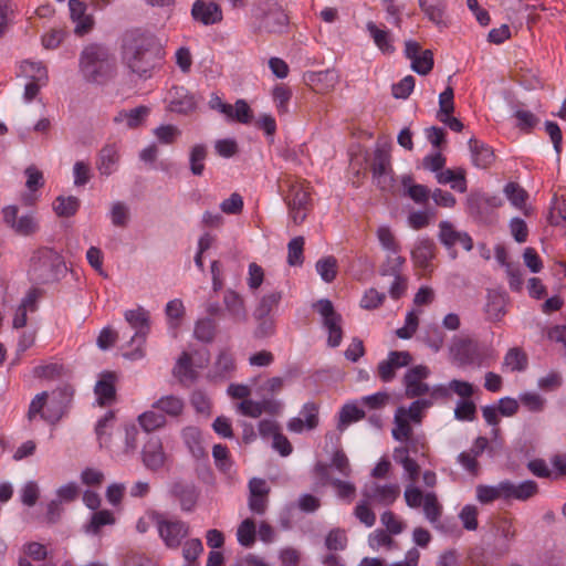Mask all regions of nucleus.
Returning <instances> with one entry per match:
<instances>
[{
	"label": "nucleus",
	"instance_id": "69168bd1",
	"mask_svg": "<svg viewBox=\"0 0 566 566\" xmlns=\"http://www.w3.org/2000/svg\"><path fill=\"white\" fill-rule=\"evenodd\" d=\"M476 406L471 399H460L454 409V418L460 421H473Z\"/></svg>",
	"mask_w": 566,
	"mask_h": 566
},
{
	"label": "nucleus",
	"instance_id": "f704fd0d",
	"mask_svg": "<svg viewBox=\"0 0 566 566\" xmlns=\"http://www.w3.org/2000/svg\"><path fill=\"white\" fill-rule=\"evenodd\" d=\"M151 407L170 417H178L182 413L185 403L180 397L167 395L156 400Z\"/></svg>",
	"mask_w": 566,
	"mask_h": 566
},
{
	"label": "nucleus",
	"instance_id": "3c124183",
	"mask_svg": "<svg viewBox=\"0 0 566 566\" xmlns=\"http://www.w3.org/2000/svg\"><path fill=\"white\" fill-rule=\"evenodd\" d=\"M115 523L114 514L108 510L96 511L92 514L90 523L85 526L87 533L97 535L103 526Z\"/></svg>",
	"mask_w": 566,
	"mask_h": 566
},
{
	"label": "nucleus",
	"instance_id": "423d86ee",
	"mask_svg": "<svg viewBox=\"0 0 566 566\" xmlns=\"http://www.w3.org/2000/svg\"><path fill=\"white\" fill-rule=\"evenodd\" d=\"M149 518L157 527L158 535L169 549H177L182 541L189 535V525L178 518L167 520L163 513L149 512Z\"/></svg>",
	"mask_w": 566,
	"mask_h": 566
},
{
	"label": "nucleus",
	"instance_id": "2eb2a0df",
	"mask_svg": "<svg viewBox=\"0 0 566 566\" xmlns=\"http://www.w3.org/2000/svg\"><path fill=\"white\" fill-rule=\"evenodd\" d=\"M439 240L446 247L447 250L451 251L453 247L459 243L465 251L473 249V240L468 232L458 231L453 224L449 221H441L439 223Z\"/></svg>",
	"mask_w": 566,
	"mask_h": 566
},
{
	"label": "nucleus",
	"instance_id": "7ed1b4c3",
	"mask_svg": "<svg viewBox=\"0 0 566 566\" xmlns=\"http://www.w3.org/2000/svg\"><path fill=\"white\" fill-rule=\"evenodd\" d=\"M66 272L63 256L52 248L36 249L29 261L28 277L34 284H48Z\"/></svg>",
	"mask_w": 566,
	"mask_h": 566
},
{
	"label": "nucleus",
	"instance_id": "13d9d810",
	"mask_svg": "<svg viewBox=\"0 0 566 566\" xmlns=\"http://www.w3.org/2000/svg\"><path fill=\"white\" fill-rule=\"evenodd\" d=\"M433 53L431 50H423L417 57L411 60V69L419 75H427L433 69Z\"/></svg>",
	"mask_w": 566,
	"mask_h": 566
},
{
	"label": "nucleus",
	"instance_id": "e2e57ef3",
	"mask_svg": "<svg viewBox=\"0 0 566 566\" xmlns=\"http://www.w3.org/2000/svg\"><path fill=\"white\" fill-rule=\"evenodd\" d=\"M212 457L214 459L217 468L226 473L229 474L232 469V461L229 455V450L226 446L222 444H216L212 449Z\"/></svg>",
	"mask_w": 566,
	"mask_h": 566
},
{
	"label": "nucleus",
	"instance_id": "dca6fc26",
	"mask_svg": "<svg viewBox=\"0 0 566 566\" xmlns=\"http://www.w3.org/2000/svg\"><path fill=\"white\" fill-rule=\"evenodd\" d=\"M411 360L412 357L409 352L392 350L388 354L387 359L381 360L378 364V377L384 382H389L395 378L396 370L408 366L411 363Z\"/></svg>",
	"mask_w": 566,
	"mask_h": 566
},
{
	"label": "nucleus",
	"instance_id": "4c0bfd02",
	"mask_svg": "<svg viewBox=\"0 0 566 566\" xmlns=\"http://www.w3.org/2000/svg\"><path fill=\"white\" fill-rule=\"evenodd\" d=\"M394 422L395 427L391 431L394 439L400 442L409 440L412 433V428L409 423L408 418H406L403 407H399L397 409Z\"/></svg>",
	"mask_w": 566,
	"mask_h": 566
},
{
	"label": "nucleus",
	"instance_id": "4d7b16f0",
	"mask_svg": "<svg viewBox=\"0 0 566 566\" xmlns=\"http://www.w3.org/2000/svg\"><path fill=\"white\" fill-rule=\"evenodd\" d=\"M348 538L342 528H333L325 537V546L331 552L344 551L347 547Z\"/></svg>",
	"mask_w": 566,
	"mask_h": 566
},
{
	"label": "nucleus",
	"instance_id": "393cba45",
	"mask_svg": "<svg viewBox=\"0 0 566 566\" xmlns=\"http://www.w3.org/2000/svg\"><path fill=\"white\" fill-rule=\"evenodd\" d=\"M191 15L193 20L205 25L216 24L222 20L221 8L214 2H206L203 0L195 1Z\"/></svg>",
	"mask_w": 566,
	"mask_h": 566
},
{
	"label": "nucleus",
	"instance_id": "a878e982",
	"mask_svg": "<svg viewBox=\"0 0 566 566\" xmlns=\"http://www.w3.org/2000/svg\"><path fill=\"white\" fill-rule=\"evenodd\" d=\"M468 145L472 164L476 168L486 169L495 161L494 150L486 143L476 138H470Z\"/></svg>",
	"mask_w": 566,
	"mask_h": 566
},
{
	"label": "nucleus",
	"instance_id": "864d4df0",
	"mask_svg": "<svg viewBox=\"0 0 566 566\" xmlns=\"http://www.w3.org/2000/svg\"><path fill=\"white\" fill-rule=\"evenodd\" d=\"M436 177L439 184H451L452 189L459 192H464L467 190V181L463 174H455L451 169H441Z\"/></svg>",
	"mask_w": 566,
	"mask_h": 566
},
{
	"label": "nucleus",
	"instance_id": "49530a36",
	"mask_svg": "<svg viewBox=\"0 0 566 566\" xmlns=\"http://www.w3.org/2000/svg\"><path fill=\"white\" fill-rule=\"evenodd\" d=\"M402 186L407 190V196L416 203H426L430 198L429 188L420 184H412L411 176L402 178Z\"/></svg>",
	"mask_w": 566,
	"mask_h": 566
},
{
	"label": "nucleus",
	"instance_id": "c85d7f7f",
	"mask_svg": "<svg viewBox=\"0 0 566 566\" xmlns=\"http://www.w3.org/2000/svg\"><path fill=\"white\" fill-rule=\"evenodd\" d=\"M306 80L318 93H327L337 85L339 75L335 70H325L308 73Z\"/></svg>",
	"mask_w": 566,
	"mask_h": 566
},
{
	"label": "nucleus",
	"instance_id": "6ab92c4d",
	"mask_svg": "<svg viewBox=\"0 0 566 566\" xmlns=\"http://www.w3.org/2000/svg\"><path fill=\"white\" fill-rule=\"evenodd\" d=\"M363 495L367 501L376 502L385 506H389L400 495V486L398 484L373 483L369 488L363 491Z\"/></svg>",
	"mask_w": 566,
	"mask_h": 566
},
{
	"label": "nucleus",
	"instance_id": "bb28decb",
	"mask_svg": "<svg viewBox=\"0 0 566 566\" xmlns=\"http://www.w3.org/2000/svg\"><path fill=\"white\" fill-rule=\"evenodd\" d=\"M505 494V501L517 500L527 501L538 492V485L535 481L526 480L518 484L513 483L510 480H504V488H502Z\"/></svg>",
	"mask_w": 566,
	"mask_h": 566
},
{
	"label": "nucleus",
	"instance_id": "5701e85b",
	"mask_svg": "<svg viewBox=\"0 0 566 566\" xmlns=\"http://www.w3.org/2000/svg\"><path fill=\"white\" fill-rule=\"evenodd\" d=\"M171 495L180 503L181 510L191 512L198 502L200 491L193 483L176 482L171 486Z\"/></svg>",
	"mask_w": 566,
	"mask_h": 566
},
{
	"label": "nucleus",
	"instance_id": "79ce46f5",
	"mask_svg": "<svg viewBox=\"0 0 566 566\" xmlns=\"http://www.w3.org/2000/svg\"><path fill=\"white\" fill-rule=\"evenodd\" d=\"M528 365V359L523 349L513 347L504 356L503 367L511 371H523Z\"/></svg>",
	"mask_w": 566,
	"mask_h": 566
},
{
	"label": "nucleus",
	"instance_id": "de8ad7c7",
	"mask_svg": "<svg viewBox=\"0 0 566 566\" xmlns=\"http://www.w3.org/2000/svg\"><path fill=\"white\" fill-rule=\"evenodd\" d=\"M80 200L74 196H59L53 202V210L59 217H72L77 212Z\"/></svg>",
	"mask_w": 566,
	"mask_h": 566
},
{
	"label": "nucleus",
	"instance_id": "aec40b11",
	"mask_svg": "<svg viewBox=\"0 0 566 566\" xmlns=\"http://www.w3.org/2000/svg\"><path fill=\"white\" fill-rule=\"evenodd\" d=\"M168 107L170 112L189 114L196 109L195 97L182 86H172L168 92Z\"/></svg>",
	"mask_w": 566,
	"mask_h": 566
},
{
	"label": "nucleus",
	"instance_id": "9d476101",
	"mask_svg": "<svg viewBox=\"0 0 566 566\" xmlns=\"http://www.w3.org/2000/svg\"><path fill=\"white\" fill-rule=\"evenodd\" d=\"M313 308L322 316L323 326L328 332V346L333 348L339 346L343 339L342 315L335 311L333 303L327 298L318 300L313 304Z\"/></svg>",
	"mask_w": 566,
	"mask_h": 566
},
{
	"label": "nucleus",
	"instance_id": "7c9ffc66",
	"mask_svg": "<svg viewBox=\"0 0 566 566\" xmlns=\"http://www.w3.org/2000/svg\"><path fill=\"white\" fill-rule=\"evenodd\" d=\"M172 373L182 385L192 384L198 379V371L193 368V359L186 352L178 358Z\"/></svg>",
	"mask_w": 566,
	"mask_h": 566
},
{
	"label": "nucleus",
	"instance_id": "e433bc0d",
	"mask_svg": "<svg viewBox=\"0 0 566 566\" xmlns=\"http://www.w3.org/2000/svg\"><path fill=\"white\" fill-rule=\"evenodd\" d=\"M502 488H504V481H501L496 485L479 484L475 489L476 500L481 504H489L500 499L505 501V494Z\"/></svg>",
	"mask_w": 566,
	"mask_h": 566
},
{
	"label": "nucleus",
	"instance_id": "58836bf2",
	"mask_svg": "<svg viewBox=\"0 0 566 566\" xmlns=\"http://www.w3.org/2000/svg\"><path fill=\"white\" fill-rule=\"evenodd\" d=\"M208 150L206 145L196 144L189 151V169L193 176H202Z\"/></svg>",
	"mask_w": 566,
	"mask_h": 566
},
{
	"label": "nucleus",
	"instance_id": "473e14b6",
	"mask_svg": "<svg viewBox=\"0 0 566 566\" xmlns=\"http://www.w3.org/2000/svg\"><path fill=\"white\" fill-rule=\"evenodd\" d=\"M436 244L431 239H421L411 252L415 264L422 270H428L431 260L434 258Z\"/></svg>",
	"mask_w": 566,
	"mask_h": 566
},
{
	"label": "nucleus",
	"instance_id": "f8f14e48",
	"mask_svg": "<svg viewBox=\"0 0 566 566\" xmlns=\"http://www.w3.org/2000/svg\"><path fill=\"white\" fill-rule=\"evenodd\" d=\"M21 71L30 81L24 86L23 99L32 102L39 94L41 86L48 83L49 76L45 66L41 62L24 61Z\"/></svg>",
	"mask_w": 566,
	"mask_h": 566
},
{
	"label": "nucleus",
	"instance_id": "4468645a",
	"mask_svg": "<svg viewBox=\"0 0 566 566\" xmlns=\"http://www.w3.org/2000/svg\"><path fill=\"white\" fill-rule=\"evenodd\" d=\"M429 373L428 367L423 365H418L407 370L403 377V385L408 398L429 394V386L422 381L429 376Z\"/></svg>",
	"mask_w": 566,
	"mask_h": 566
},
{
	"label": "nucleus",
	"instance_id": "ea45409f",
	"mask_svg": "<svg viewBox=\"0 0 566 566\" xmlns=\"http://www.w3.org/2000/svg\"><path fill=\"white\" fill-rule=\"evenodd\" d=\"M114 420L115 413L109 410L96 422L95 433L101 448L107 447L109 443L111 429L114 424Z\"/></svg>",
	"mask_w": 566,
	"mask_h": 566
},
{
	"label": "nucleus",
	"instance_id": "6e6552de",
	"mask_svg": "<svg viewBox=\"0 0 566 566\" xmlns=\"http://www.w3.org/2000/svg\"><path fill=\"white\" fill-rule=\"evenodd\" d=\"M258 29L268 33H280L289 23L282 6L275 0L262 1L256 10Z\"/></svg>",
	"mask_w": 566,
	"mask_h": 566
},
{
	"label": "nucleus",
	"instance_id": "f3484780",
	"mask_svg": "<svg viewBox=\"0 0 566 566\" xmlns=\"http://www.w3.org/2000/svg\"><path fill=\"white\" fill-rule=\"evenodd\" d=\"M116 380L115 373L104 371L94 386L96 403L99 407H108L116 400Z\"/></svg>",
	"mask_w": 566,
	"mask_h": 566
},
{
	"label": "nucleus",
	"instance_id": "b1692460",
	"mask_svg": "<svg viewBox=\"0 0 566 566\" xmlns=\"http://www.w3.org/2000/svg\"><path fill=\"white\" fill-rule=\"evenodd\" d=\"M235 370V360L229 349H222L207 377L211 381L229 379Z\"/></svg>",
	"mask_w": 566,
	"mask_h": 566
},
{
	"label": "nucleus",
	"instance_id": "20e7f679",
	"mask_svg": "<svg viewBox=\"0 0 566 566\" xmlns=\"http://www.w3.org/2000/svg\"><path fill=\"white\" fill-rule=\"evenodd\" d=\"M124 317L128 325L135 331V334L129 340V346L133 349L124 356L130 360H138L145 357V345L147 336L150 332V316L149 312L144 307L138 306L135 310H127Z\"/></svg>",
	"mask_w": 566,
	"mask_h": 566
},
{
	"label": "nucleus",
	"instance_id": "37998d69",
	"mask_svg": "<svg viewBox=\"0 0 566 566\" xmlns=\"http://www.w3.org/2000/svg\"><path fill=\"white\" fill-rule=\"evenodd\" d=\"M256 539V526L252 518L243 520L237 528V541L243 547H252Z\"/></svg>",
	"mask_w": 566,
	"mask_h": 566
},
{
	"label": "nucleus",
	"instance_id": "f03ea898",
	"mask_svg": "<svg viewBox=\"0 0 566 566\" xmlns=\"http://www.w3.org/2000/svg\"><path fill=\"white\" fill-rule=\"evenodd\" d=\"M80 70L87 82L104 84L114 76L116 61L106 46L94 43L82 51Z\"/></svg>",
	"mask_w": 566,
	"mask_h": 566
},
{
	"label": "nucleus",
	"instance_id": "39448f33",
	"mask_svg": "<svg viewBox=\"0 0 566 566\" xmlns=\"http://www.w3.org/2000/svg\"><path fill=\"white\" fill-rule=\"evenodd\" d=\"M450 355L452 360L461 367L490 366L486 350L469 337H454L450 346Z\"/></svg>",
	"mask_w": 566,
	"mask_h": 566
},
{
	"label": "nucleus",
	"instance_id": "052dcab7",
	"mask_svg": "<svg viewBox=\"0 0 566 566\" xmlns=\"http://www.w3.org/2000/svg\"><path fill=\"white\" fill-rule=\"evenodd\" d=\"M277 113L285 115L289 112V102L292 97V91L285 85H276L272 92Z\"/></svg>",
	"mask_w": 566,
	"mask_h": 566
},
{
	"label": "nucleus",
	"instance_id": "4be33fe9",
	"mask_svg": "<svg viewBox=\"0 0 566 566\" xmlns=\"http://www.w3.org/2000/svg\"><path fill=\"white\" fill-rule=\"evenodd\" d=\"M144 465L151 471H157L165 464V452L158 437H150L144 444L142 451Z\"/></svg>",
	"mask_w": 566,
	"mask_h": 566
},
{
	"label": "nucleus",
	"instance_id": "09e8293b",
	"mask_svg": "<svg viewBox=\"0 0 566 566\" xmlns=\"http://www.w3.org/2000/svg\"><path fill=\"white\" fill-rule=\"evenodd\" d=\"M282 298L281 292H271L262 296L258 306L254 310L256 319H263L270 315L274 307H276Z\"/></svg>",
	"mask_w": 566,
	"mask_h": 566
},
{
	"label": "nucleus",
	"instance_id": "cd10ccee",
	"mask_svg": "<svg viewBox=\"0 0 566 566\" xmlns=\"http://www.w3.org/2000/svg\"><path fill=\"white\" fill-rule=\"evenodd\" d=\"M69 9L73 22H75V33L83 35L93 27V19L86 14V4L81 0H69Z\"/></svg>",
	"mask_w": 566,
	"mask_h": 566
},
{
	"label": "nucleus",
	"instance_id": "a211bd4d",
	"mask_svg": "<svg viewBox=\"0 0 566 566\" xmlns=\"http://www.w3.org/2000/svg\"><path fill=\"white\" fill-rule=\"evenodd\" d=\"M418 3L424 17L439 30L449 27L450 21L447 15L446 0H418Z\"/></svg>",
	"mask_w": 566,
	"mask_h": 566
},
{
	"label": "nucleus",
	"instance_id": "f257e3e1",
	"mask_svg": "<svg viewBox=\"0 0 566 566\" xmlns=\"http://www.w3.org/2000/svg\"><path fill=\"white\" fill-rule=\"evenodd\" d=\"M159 52L151 33L134 30L123 40V60L133 73L147 76L154 67V59Z\"/></svg>",
	"mask_w": 566,
	"mask_h": 566
},
{
	"label": "nucleus",
	"instance_id": "680f3d73",
	"mask_svg": "<svg viewBox=\"0 0 566 566\" xmlns=\"http://www.w3.org/2000/svg\"><path fill=\"white\" fill-rule=\"evenodd\" d=\"M48 399L49 394L46 391H42L34 396V398L31 400L29 405L27 412V418L30 422L33 421L38 416H40V418L42 419V415L45 413V409L48 406Z\"/></svg>",
	"mask_w": 566,
	"mask_h": 566
},
{
	"label": "nucleus",
	"instance_id": "bf43d9fd",
	"mask_svg": "<svg viewBox=\"0 0 566 566\" xmlns=\"http://www.w3.org/2000/svg\"><path fill=\"white\" fill-rule=\"evenodd\" d=\"M365 417V411L354 403H346L339 412L338 428L342 430L344 427L352 422L358 421Z\"/></svg>",
	"mask_w": 566,
	"mask_h": 566
},
{
	"label": "nucleus",
	"instance_id": "0eeeda50",
	"mask_svg": "<svg viewBox=\"0 0 566 566\" xmlns=\"http://www.w3.org/2000/svg\"><path fill=\"white\" fill-rule=\"evenodd\" d=\"M289 208V214L295 224H301L307 217L311 208V193L305 182L300 180L289 181V191L284 197Z\"/></svg>",
	"mask_w": 566,
	"mask_h": 566
},
{
	"label": "nucleus",
	"instance_id": "c03bdc74",
	"mask_svg": "<svg viewBox=\"0 0 566 566\" xmlns=\"http://www.w3.org/2000/svg\"><path fill=\"white\" fill-rule=\"evenodd\" d=\"M217 333V324L213 318L205 317L196 322L193 336L202 343H211Z\"/></svg>",
	"mask_w": 566,
	"mask_h": 566
},
{
	"label": "nucleus",
	"instance_id": "c756f323",
	"mask_svg": "<svg viewBox=\"0 0 566 566\" xmlns=\"http://www.w3.org/2000/svg\"><path fill=\"white\" fill-rule=\"evenodd\" d=\"M149 113H150L149 107H147L145 105H140V106H137L129 111H126V109L119 111L115 115L113 120L115 124L125 123L127 128L134 129V128H137L140 125H143V123L148 117Z\"/></svg>",
	"mask_w": 566,
	"mask_h": 566
},
{
	"label": "nucleus",
	"instance_id": "5fc2aeb1",
	"mask_svg": "<svg viewBox=\"0 0 566 566\" xmlns=\"http://www.w3.org/2000/svg\"><path fill=\"white\" fill-rule=\"evenodd\" d=\"M423 343L433 352H439L446 340V335L437 325H428L422 335Z\"/></svg>",
	"mask_w": 566,
	"mask_h": 566
},
{
	"label": "nucleus",
	"instance_id": "774afa93",
	"mask_svg": "<svg viewBox=\"0 0 566 566\" xmlns=\"http://www.w3.org/2000/svg\"><path fill=\"white\" fill-rule=\"evenodd\" d=\"M459 518L463 528L467 531H475L479 526L476 506L472 504L464 505L459 513Z\"/></svg>",
	"mask_w": 566,
	"mask_h": 566
},
{
	"label": "nucleus",
	"instance_id": "412c9836",
	"mask_svg": "<svg viewBox=\"0 0 566 566\" xmlns=\"http://www.w3.org/2000/svg\"><path fill=\"white\" fill-rule=\"evenodd\" d=\"M223 306L234 324H242L248 321V312L243 297L232 289H228L223 294Z\"/></svg>",
	"mask_w": 566,
	"mask_h": 566
},
{
	"label": "nucleus",
	"instance_id": "1a4fd4ad",
	"mask_svg": "<svg viewBox=\"0 0 566 566\" xmlns=\"http://www.w3.org/2000/svg\"><path fill=\"white\" fill-rule=\"evenodd\" d=\"M74 397V388L71 385H63L52 391L45 413L42 415V420L50 424H56L70 411Z\"/></svg>",
	"mask_w": 566,
	"mask_h": 566
},
{
	"label": "nucleus",
	"instance_id": "0e129e2a",
	"mask_svg": "<svg viewBox=\"0 0 566 566\" xmlns=\"http://www.w3.org/2000/svg\"><path fill=\"white\" fill-rule=\"evenodd\" d=\"M504 193L509 201L516 208H522L527 199V192L516 182H509L504 187Z\"/></svg>",
	"mask_w": 566,
	"mask_h": 566
},
{
	"label": "nucleus",
	"instance_id": "338daca9",
	"mask_svg": "<svg viewBox=\"0 0 566 566\" xmlns=\"http://www.w3.org/2000/svg\"><path fill=\"white\" fill-rule=\"evenodd\" d=\"M422 504L426 517L431 523L439 521L441 516V505L438 503L436 494L432 492L424 494V501Z\"/></svg>",
	"mask_w": 566,
	"mask_h": 566
},
{
	"label": "nucleus",
	"instance_id": "8fccbe9b",
	"mask_svg": "<svg viewBox=\"0 0 566 566\" xmlns=\"http://www.w3.org/2000/svg\"><path fill=\"white\" fill-rule=\"evenodd\" d=\"M315 269L325 283H332L337 276V260L333 255L324 256L316 262Z\"/></svg>",
	"mask_w": 566,
	"mask_h": 566
},
{
	"label": "nucleus",
	"instance_id": "9b49d317",
	"mask_svg": "<svg viewBox=\"0 0 566 566\" xmlns=\"http://www.w3.org/2000/svg\"><path fill=\"white\" fill-rule=\"evenodd\" d=\"M373 179L381 190H389L394 186L391 157L384 147H378L374 151L371 163Z\"/></svg>",
	"mask_w": 566,
	"mask_h": 566
},
{
	"label": "nucleus",
	"instance_id": "603ef678",
	"mask_svg": "<svg viewBox=\"0 0 566 566\" xmlns=\"http://www.w3.org/2000/svg\"><path fill=\"white\" fill-rule=\"evenodd\" d=\"M505 300L501 294H489L485 304L488 318L493 322L500 321L505 314Z\"/></svg>",
	"mask_w": 566,
	"mask_h": 566
},
{
	"label": "nucleus",
	"instance_id": "72a5a7b5",
	"mask_svg": "<svg viewBox=\"0 0 566 566\" xmlns=\"http://www.w3.org/2000/svg\"><path fill=\"white\" fill-rule=\"evenodd\" d=\"M366 29L374 40L375 45L385 54H391L395 51V46L392 45V40L390 32L385 29H380L373 21H368L366 24Z\"/></svg>",
	"mask_w": 566,
	"mask_h": 566
},
{
	"label": "nucleus",
	"instance_id": "a19ab883",
	"mask_svg": "<svg viewBox=\"0 0 566 566\" xmlns=\"http://www.w3.org/2000/svg\"><path fill=\"white\" fill-rule=\"evenodd\" d=\"M139 426L145 432H153L166 424L165 415L158 412L156 409L147 410L140 413L137 418Z\"/></svg>",
	"mask_w": 566,
	"mask_h": 566
},
{
	"label": "nucleus",
	"instance_id": "2f4dec72",
	"mask_svg": "<svg viewBox=\"0 0 566 566\" xmlns=\"http://www.w3.org/2000/svg\"><path fill=\"white\" fill-rule=\"evenodd\" d=\"M119 161V150L116 144H107L98 155L97 168L103 176H111L116 169Z\"/></svg>",
	"mask_w": 566,
	"mask_h": 566
},
{
	"label": "nucleus",
	"instance_id": "6e6d98bb",
	"mask_svg": "<svg viewBox=\"0 0 566 566\" xmlns=\"http://www.w3.org/2000/svg\"><path fill=\"white\" fill-rule=\"evenodd\" d=\"M304 238L295 237L287 244V263L291 266H300L304 262Z\"/></svg>",
	"mask_w": 566,
	"mask_h": 566
},
{
	"label": "nucleus",
	"instance_id": "ddd939ff",
	"mask_svg": "<svg viewBox=\"0 0 566 566\" xmlns=\"http://www.w3.org/2000/svg\"><path fill=\"white\" fill-rule=\"evenodd\" d=\"M19 208L14 205L6 206L2 209L4 223L17 234L28 237L39 230V224L33 213H27L18 218Z\"/></svg>",
	"mask_w": 566,
	"mask_h": 566
},
{
	"label": "nucleus",
	"instance_id": "c9c22d12",
	"mask_svg": "<svg viewBox=\"0 0 566 566\" xmlns=\"http://www.w3.org/2000/svg\"><path fill=\"white\" fill-rule=\"evenodd\" d=\"M499 205L495 197H488L481 193H472L467 199V206L470 214L475 218H482L484 210L489 207H496Z\"/></svg>",
	"mask_w": 566,
	"mask_h": 566
},
{
	"label": "nucleus",
	"instance_id": "a18cd8bd",
	"mask_svg": "<svg viewBox=\"0 0 566 566\" xmlns=\"http://www.w3.org/2000/svg\"><path fill=\"white\" fill-rule=\"evenodd\" d=\"M399 252L400 250H396L395 252H387L386 260L379 268V274L381 276H392L401 274V269L406 262V259L401 256Z\"/></svg>",
	"mask_w": 566,
	"mask_h": 566
}]
</instances>
